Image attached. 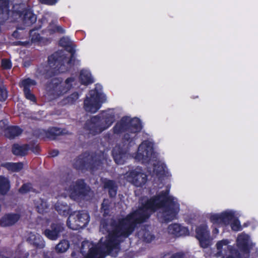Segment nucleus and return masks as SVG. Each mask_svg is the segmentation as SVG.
<instances>
[{"label": "nucleus", "instance_id": "nucleus-1", "mask_svg": "<svg viewBox=\"0 0 258 258\" xmlns=\"http://www.w3.org/2000/svg\"><path fill=\"white\" fill-rule=\"evenodd\" d=\"M169 194V189L162 190L142 202L138 209L130 212L125 217L117 220L112 219L110 222L111 230L107 229L108 226L107 222L103 223V228L108 233L103 242H101L102 238L100 241V245L103 251L110 253L120 244L121 238L128 237L138 225L146 222L152 213L159 209H162L163 222L167 223L174 220L179 212V205Z\"/></svg>", "mask_w": 258, "mask_h": 258}, {"label": "nucleus", "instance_id": "nucleus-2", "mask_svg": "<svg viewBox=\"0 0 258 258\" xmlns=\"http://www.w3.org/2000/svg\"><path fill=\"white\" fill-rule=\"evenodd\" d=\"M128 124V128L131 133L124 134L122 138L123 146L114 147L112 151L113 158L117 164H123L125 162L126 154L130 148L135 144L137 139V133L140 132L142 128L140 119L137 117L132 119Z\"/></svg>", "mask_w": 258, "mask_h": 258}, {"label": "nucleus", "instance_id": "nucleus-3", "mask_svg": "<svg viewBox=\"0 0 258 258\" xmlns=\"http://www.w3.org/2000/svg\"><path fill=\"white\" fill-rule=\"evenodd\" d=\"M67 56L61 50L54 52L48 57V64L49 68L45 70L43 75L45 79H53L59 73L68 71V67L65 65Z\"/></svg>", "mask_w": 258, "mask_h": 258}, {"label": "nucleus", "instance_id": "nucleus-4", "mask_svg": "<svg viewBox=\"0 0 258 258\" xmlns=\"http://www.w3.org/2000/svg\"><path fill=\"white\" fill-rule=\"evenodd\" d=\"M102 161L95 153H85L79 155L73 164L74 168L82 171H89L91 173L98 170Z\"/></svg>", "mask_w": 258, "mask_h": 258}, {"label": "nucleus", "instance_id": "nucleus-5", "mask_svg": "<svg viewBox=\"0 0 258 258\" xmlns=\"http://www.w3.org/2000/svg\"><path fill=\"white\" fill-rule=\"evenodd\" d=\"M89 95L84 101V108L87 112L94 113L100 108L106 100V97L96 89L90 90Z\"/></svg>", "mask_w": 258, "mask_h": 258}, {"label": "nucleus", "instance_id": "nucleus-6", "mask_svg": "<svg viewBox=\"0 0 258 258\" xmlns=\"http://www.w3.org/2000/svg\"><path fill=\"white\" fill-rule=\"evenodd\" d=\"M90 192V188L87 186L84 179H78L69 188L70 198L76 202L85 200Z\"/></svg>", "mask_w": 258, "mask_h": 258}, {"label": "nucleus", "instance_id": "nucleus-7", "mask_svg": "<svg viewBox=\"0 0 258 258\" xmlns=\"http://www.w3.org/2000/svg\"><path fill=\"white\" fill-rule=\"evenodd\" d=\"M90 221L88 213L85 211H75L71 214L67 221V226L73 230L84 228Z\"/></svg>", "mask_w": 258, "mask_h": 258}, {"label": "nucleus", "instance_id": "nucleus-8", "mask_svg": "<svg viewBox=\"0 0 258 258\" xmlns=\"http://www.w3.org/2000/svg\"><path fill=\"white\" fill-rule=\"evenodd\" d=\"M229 243L228 239H223L217 242L216 247L218 251L216 256H221V258H241L239 252L232 246L229 245Z\"/></svg>", "mask_w": 258, "mask_h": 258}, {"label": "nucleus", "instance_id": "nucleus-9", "mask_svg": "<svg viewBox=\"0 0 258 258\" xmlns=\"http://www.w3.org/2000/svg\"><path fill=\"white\" fill-rule=\"evenodd\" d=\"M61 78H53L46 84V90L49 96L57 98L67 92V88L64 87Z\"/></svg>", "mask_w": 258, "mask_h": 258}, {"label": "nucleus", "instance_id": "nucleus-10", "mask_svg": "<svg viewBox=\"0 0 258 258\" xmlns=\"http://www.w3.org/2000/svg\"><path fill=\"white\" fill-rule=\"evenodd\" d=\"M154 149L150 142L145 141L138 147L135 159L143 164H148L154 158Z\"/></svg>", "mask_w": 258, "mask_h": 258}, {"label": "nucleus", "instance_id": "nucleus-11", "mask_svg": "<svg viewBox=\"0 0 258 258\" xmlns=\"http://www.w3.org/2000/svg\"><path fill=\"white\" fill-rule=\"evenodd\" d=\"M84 129L92 136L103 132L104 130L103 128V122L101 121V114L93 116L90 119L87 120L84 124Z\"/></svg>", "mask_w": 258, "mask_h": 258}, {"label": "nucleus", "instance_id": "nucleus-12", "mask_svg": "<svg viewBox=\"0 0 258 258\" xmlns=\"http://www.w3.org/2000/svg\"><path fill=\"white\" fill-rule=\"evenodd\" d=\"M14 13L19 16L23 23L27 26L32 25L37 20V16L30 6L22 9V10H16Z\"/></svg>", "mask_w": 258, "mask_h": 258}, {"label": "nucleus", "instance_id": "nucleus-13", "mask_svg": "<svg viewBox=\"0 0 258 258\" xmlns=\"http://www.w3.org/2000/svg\"><path fill=\"white\" fill-rule=\"evenodd\" d=\"M196 238L200 242L201 247L206 248L208 246L207 241L210 235L208 226L205 224H201L196 229Z\"/></svg>", "mask_w": 258, "mask_h": 258}, {"label": "nucleus", "instance_id": "nucleus-14", "mask_svg": "<svg viewBox=\"0 0 258 258\" xmlns=\"http://www.w3.org/2000/svg\"><path fill=\"white\" fill-rule=\"evenodd\" d=\"M64 230L63 224L61 223H52L49 228L44 231V235L50 240H56Z\"/></svg>", "mask_w": 258, "mask_h": 258}, {"label": "nucleus", "instance_id": "nucleus-15", "mask_svg": "<svg viewBox=\"0 0 258 258\" xmlns=\"http://www.w3.org/2000/svg\"><path fill=\"white\" fill-rule=\"evenodd\" d=\"M133 184L137 187H143L147 181V175L145 173L136 170L130 172Z\"/></svg>", "mask_w": 258, "mask_h": 258}, {"label": "nucleus", "instance_id": "nucleus-16", "mask_svg": "<svg viewBox=\"0 0 258 258\" xmlns=\"http://www.w3.org/2000/svg\"><path fill=\"white\" fill-rule=\"evenodd\" d=\"M168 233L175 237H180L188 235L189 232L188 229L182 226L179 224L174 223L168 227Z\"/></svg>", "mask_w": 258, "mask_h": 258}, {"label": "nucleus", "instance_id": "nucleus-17", "mask_svg": "<svg viewBox=\"0 0 258 258\" xmlns=\"http://www.w3.org/2000/svg\"><path fill=\"white\" fill-rule=\"evenodd\" d=\"M20 215L17 213H8L5 214L0 220L2 227H10L15 224L20 219Z\"/></svg>", "mask_w": 258, "mask_h": 258}, {"label": "nucleus", "instance_id": "nucleus-18", "mask_svg": "<svg viewBox=\"0 0 258 258\" xmlns=\"http://www.w3.org/2000/svg\"><path fill=\"white\" fill-rule=\"evenodd\" d=\"M27 241L36 249H42L45 247V241L43 237L38 234L30 233Z\"/></svg>", "mask_w": 258, "mask_h": 258}, {"label": "nucleus", "instance_id": "nucleus-19", "mask_svg": "<svg viewBox=\"0 0 258 258\" xmlns=\"http://www.w3.org/2000/svg\"><path fill=\"white\" fill-rule=\"evenodd\" d=\"M103 187L108 190L109 197L114 198L116 197L118 189V186L113 180L105 178L103 181Z\"/></svg>", "mask_w": 258, "mask_h": 258}, {"label": "nucleus", "instance_id": "nucleus-20", "mask_svg": "<svg viewBox=\"0 0 258 258\" xmlns=\"http://www.w3.org/2000/svg\"><path fill=\"white\" fill-rule=\"evenodd\" d=\"M10 188L11 183L9 178L0 175V201L3 200V197L7 195Z\"/></svg>", "mask_w": 258, "mask_h": 258}, {"label": "nucleus", "instance_id": "nucleus-21", "mask_svg": "<svg viewBox=\"0 0 258 258\" xmlns=\"http://www.w3.org/2000/svg\"><path fill=\"white\" fill-rule=\"evenodd\" d=\"M9 0H0V22H3L8 18Z\"/></svg>", "mask_w": 258, "mask_h": 258}, {"label": "nucleus", "instance_id": "nucleus-22", "mask_svg": "<svg viewBox=\"0 0 258 258\" xmlns=\"http://www.w3.org/2000/svg\"><path fill=\"white\" fill-rule=\"evenodd\" d=\"M23 130L18 126L12 125L7 127L5 130V136L10 139H13L22 133Z\"/></svg>", "mask_w": 258, "mask_h": 258}, {"label": "nucleus", "instance_id": "nucleus-23", "mask_svg": "<svg viewBox=\"0 0 258 258\" xmlns=\"http://www.w3.org/2000/svg\"><path fill=\"white\" fill-rule=\"evenodd\" d=\"M30 149V146L28 144H24L20 146L15 144L13 145L12 151L14 155L16 156H25Z\"/></svg>", "mask_w": 258, "mask_h": 258}, {"label": "nucleus", "instance_id": "nucleus-24", "mask_svg": "<svg viewBox=\"0 0 258 258\" xmlns=\"http://www.w3.org/2000/svg\"><path fill=\"white\" fill-rule=\"evenodd\" d=\"M79 79L81 84L88 85L94 83L91 73L86 70H82L80 73Z\"/></svg>", "mask_w": 258, "mask_h": 258}, {"label": "nucleus", "instance_id": "nucleus-25", "mask_svg": "<svg viewBox=\"0 0 258 258\" xmlns=\"http://www.w3.org/2000/svg\"><path fill=\"white\" fill-rule=\"evenodd\" d=\"M64 49L67 51L71 53V56L69 58H68V57H67V59L65 61V63H67L68 66H69L70 68H71L72 67L74 66L75 62L76 60L75 48L73 45L70 44V45H68L67 46H66L64 48ZM63 54H64V53ZM65 55H67L66 54Z\"/></svg>", "mask_w": 258, "mask_h": 258}, {"label": "nucleus", "instance_id": "nucleus-26", "mask_svg": "<svg viewBox=\"0 0 258 258\" xmlns=\"http://www.w3.org/2000/svg\"><path fill=\"white\" fill-rule=\"evenodd\" d=\"M138 237L147 243L151 242L155 238V236L146 228H142L138 232Z\"/></svg>", "mask_w": 258, "mask_h": 258}, {"label": "nucleus", "instance_id": "nucleus-27", "mask_svg": "<svg viewBox=\"0 0 258 258\" xmlns=\"http://www.w3.org/2000/svg\"><path fill=\"white\" fill-rule=\"evenodd\" d=\"M103 251L101 245H95L89 248L87 258H101V252Z\"/></svg>", "mask_w": 258, "mask_h": 258}, {"label": "nucleus", "instance_id": "nucleus-28", "mask_svg": "<svg viewBox=\"0 0 258 258\" xmlns=\"http://www.w3.org/2000/svg\"><path fill=\"white\" fill-rule=\"evenodd\" d=\"M22 162H6L3 165V166L8 170L12 172H19L23 168Z\"/></svg>", "mask_w": 258, "mask_h": 258}, {"label": "nucleus", "instance_id": "nucleus-29", "mask_svg": "<svg viewBox=\"0 0 258 258\" xmlns=\"http://www.w3.org/2000/svg\"><path fill=\"white\" fill-rule=\"evenodd\" d=\"M101 116V121H104V123L103 122V128L104 131L108 128L115 121V116L113 114L105 113V115Z\"/></svg>", "mask_w": 258, "mask_h": 258}, {"label": "nucleus", "instance_id": "nucleus-30", "mask_svg": "<svg viewBox=\"0 0 258 258\" xmlns=\"http://www.w3.org/2000/svg\"><path fill=\"white\" fill-rule=\"evenodd\" d=\"M127 128H128L127 122L122 118L113 126V133L116 134H119L125 132Z\"/></svg>", "mask_w": 258, "mask_h": 258}, {"label": "nucleus", "instance_id": "nucleus-31", "mask_svg": "<svg viewBox=\"0 0 258 258\" xmlns=\"http://www.w3.org/2000/svg\"><path fill=\"white\" fill-rule=\"evenodd\" d=\"M47 139L53 140L56 138L63 134L62 130L60 128L52 127L46 130Z\"/></svg>", "mask_w": 258, "mask_h": 258}, {"label": "nucleus", "instance_id": "nucleus-32", "mask_svg": "<svg viewBox=\"0 0 258 258\" xmlns=\"http://www.w3.org/2000/svg\"><path fill=\"white\" fill-rule=\"evenodd\" d=\"M55 209L58 214L63 216L67 217L70 215V208L67 204H63L57 202L55 205Z\"/></svg>", "mask_w": 258, "mask_h": 258}, {"label": "nucleus", "instance_id": "nucleus-33", "mask_svg": "<svg viewBox=\"0 0 258 258\" xmlns=\"http://www.w3.org/2000/svg\"><path fill=\"white\" fill-rule=\"evenodd\" d=\"M237 246L241 251L245 253H248L250 252L248 240L244 238L238 237Z\"/></svg>", "mask_w": 258, "mask_h": 258}, {"label": "nucleus", "instance_id": "nucleus-34", "mask_svg": "<svg viewBox=\"0 0 258 258\" xmlns=\"http://www.w3.org/2000/svg\"><path fill=\"white\" fill-rule=\"evenodd\" d=\"M37 82L35 80L30 78L23 79L20 83V87H23V90H29L33 86H36Z\"/></svg>", "mask_w": 258, "mask_h": 258}, {"label": "nucleus", "instance_id": "nucleus-35", "mask_svg": "<svg viewBox=\"0 0 258 258\" xmlns=\"http://www.w3.org/2000/svg\"><path fill=\"white\" fill-rule=\"evenodd\" d=\"M165 165L158 162L153 164V172L159 177L163 176L165 174Z\"/></svg>", "mask_w": 258, "mask_h": 258}, {"label": "nucleus", "instance_id": "nucleus-36", "mask_svg": "<svg viewBox=\"0 0 258 258\" xmlns=\"http://www.w3.org/2000/svg\"><path fill=\"white\" fill-rule=\"evenodd\" d=\"M222 222L223 225H228L234 218V214L232 212H224L221 213Z\"/></svg>", "mask_w": 258, "mask_h": 258}, {"label": "nucleus", "instance_id": "nucleus-37", "mask_svg": "<svg viewBox=\"0 0 258 258\" xmlns=\"http://www.w3.org/2000/svg\"><path fill=\"white\" fill-rule=\"evenodd\" d=\"M70 244L66 240L60 241L55 246V250L57 252L62 253L66 251L69 248Z\"/></svg>", "mask_w": 258, "mask_h": 258}, {"label": "nucleus", "instance_id": "nucleus-38", "mask_svg": "<svg viewBox=\"0 0 258 258\" xmlns=\"http://www.w3.org/2000/svg\"><path fill=\"white\" fill-rule=\"evenodd\" d=\"M101 212L104 217L108 216L110 213V205L108 200L104 199L101 204Z\"/></svg>", "mask_w": 258, "mask_h": 258}, {"label": "nucleus", "instance_id": "nucleus-39", "mask_svg": "<svg viewBox=\"0 0 258 258\" xmlns=\"http://www.w3.org/2000/svg\"><path fill=\"white\" fill-rule=\"evenodd\" d=\"M34 136L37 138L45 140L47 139L46 130L38 128L34 131Z\"/></svg>", "mask_w": 258, "mask_h": 258}, {"label": "nucleus", "instance_id": "nucleus-40", "mask_svg": "<svg viewBox=\"0 0 258 258\" xmlns=\"http://www.w3.org/2000/svg\"><path fill=\"white\" fill-rule=\"evenodd\" d=\"M209 219L214 224L223 225L221 214H212L210 215Z\"/></svg>", "mask_w": 258, "mask_h": 258}, {"label": "nucleus", "instance_id": "nucleus-41", "mask_svg": "<svg viewBox=\"0 0 258 258\" xmlns=\"http://www.w3.org/2000/svg\"><path fill=\"white\" fill-rule=\"evenodd\" d=\"M8 97V91L4 85H0V101H5Z\"/></svg>", "mask_w": 258, "mask_h": 258}, {"label": "nucleus", "instance_id": "nucleus-42", "mask_svg": "<svg viewBox=\"0 0 258 258\" xmlns=\"http://www.w3.org/2000/svg\"><path fill=\"white\" fill-rule=\"evenodd\" d=\"M79 96L80 95L78 92H75L66 98V100L68 103L73 104L79 99Z\"/></svg>", "mask_w": 258, "mask_h": 258}, {"label": "nucleus", "instance_id": "nucleus-43", "mask_svg": "<svg viewBox=\"0 0 258 258\" xmlns=\"http://www.w3.org/2000/svg\"><path fill=\"white\" fill-rule=\"evenodd\" d=\"M23 92H24V96L27 99L33 102L34 103L36 102V98L35 95L31 93V90H23Z\"/></svg>", "mask_w": 258, "mask_h": 258}, {"label": "nucleus", "instance_id": "nucleus-44", "mask_svg": "<svg viewBox=\"0 0 258 258\" xmlns=\"http://www.w3.org/2000/svg\"><path fill=\"white\" fill-rule=\"evenodd\" d=\"M32 188V185L30 183H24L19 188V191L21 194H26L30 191Z\"/></svg>", "mask_w": 258, "mask_h": 258}, {"label": "nucleus", "instance_id": "nucleus-45", "mask_svg": "<svg viewBox=\"0 0 258 258\" xmlns=\"http://www.w3.org/2000/svg\"><path fill=\"white\" fill-rule=\"evenodd\" d=\"M231 227L232 230L239 231L241 230L240 222L238 219H235L231 223Z\"/></svg>", "mask_w": 258, "mask_h": 258}, {"label": "nucleus", "instance_id": "nucleus-46", "mask_svg": "<svg viewBox=\"0 0 258 258\" xmlns=\"http://www.w3.org/2000/svg\"><path fill=\"white\" fill-rule=\"evenodd\" d=\"M75 81V79L74 77H69L65 80L64 87L68 89L67 92L73 87V83Z\"/></svg>", "mask_w": 258, "mask_h": 258}, {"label": "nucleus", "instance_id": "nucleus-47", "mask_svg": "<svg viewBox=\"0 0 258 258\" xmlns=\"http://www.w3.org/2000/svg\"><path fill=\"white\" fill-rule=\"evenodd\" d=\"M12 62L10 60L4 59L2 60V67L4 69H10L12 68Z\"/></svg>", "mask_w": 258, "mask_h": 258}, {"label": "nucleus", "instance_id": "nucleus-48", "mask_svg": "<svg viewBox=\"0 0 258 258\" xmlns=\"http://www.w3.org/2000/svg\"><path fill=\"white\" fill-rule=\"evenodd\" d=\"M42 39L43 37L38 33H34L33 34H31V41L32 42H40L42 41Z\"/></svg>", "mask_w": 258, "mask_h": 258}, {"label": "nucleus", "instance_id": "nucleus-49", "mask_svg": "<svg viewBox=\"0 0 258 258\" xmlns=\"http://www.w3.org/2000/svg\"><path fill=\"white\" fill-rule=\"evenodd\" d=\"M50 31L51 33H53L55 32H58L61 34H63L64 33L65 31L63 29V28L60 26H56L53 29H50Z\"/></svg>", "mask_w": 258, "mask_h": 258}, {"label": "nucleus", "instance_id": "nucleus-50", "mask_svg": "<svg viewBox=\"0 0 258 258\" xmlns=\"http://www.w3.org/2000/svg\"><path fill=\"white\" fill-rule=\"evenodd\" d=\"M59 44L61 46L65 48L68 45H70L71 43L67 38L62 37L60 38Z\"/></svg>", "mask_w": 258, "mask_h": 258}, {"label": "nucleus", "instance_id": "nucleus-51", "mask_svg": "<svg viewBox=\"0 0 258 258\" xmlns=\"http://www.w3.org/2000/svg\"><path fill=\"white\" fill-rule=\"evenodd\" d=\"M91 243H90L88 241H84L82 242L81 247V251L83 253L86 251L85 247L87 246L88 248H89Z\"/></svg>", "mask_w": 258, "mask_h": 258}, {"label": "nucleus", "instance_id": "nucleus-52", "mask_svg": "<svg viewBox=\"0 0 258 258\" xmlns=\"http://www.w3.org/2000/svg\"><path fill=\"white\" fill-rule=\"evenodd\" d=\"M57 0H39V2L43 4L53 5L57 3Z\"/></svg>", "mask_w": 258, "mask_h": 258}, {"label": "nucleus", "instance_id": "nucleus-53", "mask_svg": "<svg viewBox=\"0 0 258 258\" xmlns=\"http://www.w3.org/2000/svg\"><path fill=\"white\" fill-rule=\"evenodd\" d=\"M29 150H31L32 152L35 154L39 153L40 151V147L38 145H32L31 147H30Z\"/></svg>", "mask_w": 258, "mask_h": 258}, {"label": "nucleus", "instance_id": "nucleus-54", "mask_svg": "<svg viewBox=\"0 0 258 258\" xmlns=\"http://www.w3.org/2000/svg\"><path fill=\"white\" fill-rule=\"evenodd\" d=\"M59 154V151L57 149H53L49 152V155L50 157H55L57 156Z\"/></svg>", "mask_w": 258, "mask_h": 258}, {"label": "nucleus", "instance_id": "nucleus-55", "mask_svg": "<svg viewBox=\"0 0 258 258\" xmlns=\"http://www.w3.org/2000/svg\"><path fill=\"white\" fill-rule=\"evenodd\" d=\"M184 254L183 252H176L173 254L170 258H183Z\"/></svg>", "mask_w": 258, "mask_h": 258}, {"label": "nucleus", "instance_id": "nucleus-56", "mask_svg": "<svg viewBox=\"0 0 258 258\" xmlns=\"http://www.w3.org/2000/svg\"><path fill=\"white\" fill-rule=\"evenodd\" d=\"M46 21V18L45 17H42L41 19L39 20L38 23H41V24L39 25L38 29L40 28L41 27V25Z\"/></svg>", "mask_w": 258, "mask_h": 258}, {"label": "nucleus", "instance_id": "nucleus-57", "mask_svg": "<svg viewBox=\"0 0 258 258\" xmlns=\"http://www.w3.org/2000/svg\"><path fill=\"white\" fill-rule=\"evenodd\" d=\"M18 35H19V32L17 30L15 31L12 34V36L16 38L18 37Z\"/></svg>", "mask_w": 258, "mask_h": 258}, {"label": "nucleus", "instance_id": "nucleus-58", "mask_svg": "<svg viewBox=\"0 0 258 258\" xmlns=\"http://www.w3.org/2000/svg\"><path fill=\"white\" fill-rule=\"evenodd\" d=\"M214 232L215 233H218V229L217 228H215V229L214 230Z\"/></svg>", "mask_w": 258, "mask_h": 258}, {"label": "nucleus", "instance_id": "nucleus-59", "mask_svg": "<svg viewBox=\"0 0 258 258\" xmlns=\"http://www.w3.org/2000/svg\"><path fill=\"white\" fill-rule=\"evenodd\" d=\"M0 258H9V257L4 256V255H0Z\"/></svg>", "mask_w": 258, "mask_h": 258}, {"label": "nucleus", "instance_id": "nucleus-60", "mask_svg": "<svg viewBox=\"0 0 258 258\" xmlns=\"http://www.w3.org/2000/svg\"><path fill=\"white\" fill-rule=\"evenodd\" d=\"M44 258H50L49 256L46 255H44Z\"/></svg>", "mask_w": 258, "mask_h": 258}, {"label": "nucleus", "instance_id": "nucleus-61", "mask_svg": "<svg viewBox=\"0 0 258 258\" xmlns=\"http://www.w3.org/2000/svg\"><path fill=\"white\" fill-rule=\"evenodd\" d=\"M86 258H87V257H86Z\"/></svg>", "mask_w": 258, "mask_h": 258}]
</instances>
